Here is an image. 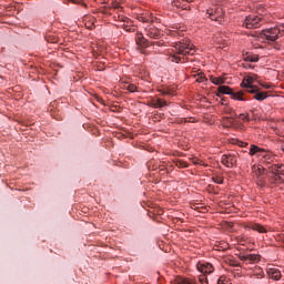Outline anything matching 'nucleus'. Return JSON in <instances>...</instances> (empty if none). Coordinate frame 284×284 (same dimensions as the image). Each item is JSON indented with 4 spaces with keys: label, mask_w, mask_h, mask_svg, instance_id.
I'll return each mask as SVG.
<instances>
[{
    "label": "nucleus",
    "mask_w": 284,
    "mask_h": 284,
    "mask_svg": "<svg viewBox=\"0 0 284 284\" xmlns=\"http://www.w3.org/2000/svg\"><path fill=\"white\" fill-rule=\"evenodd\" d=\"M278 34H281V28L274 27L270 29H264L257 34V40L263 43H272L278 39Z\"/></svg>",
    "instance_id": "obj_1"
},
{
    "label": "nucleus",
    "mask_w": 284,
    "mask_h": 284,
    "mask_svg": "<svg viewBox=\"0 0 284 284\" xmlns=\"http://www.w3.org/2000/svg\"><path fill=\"white\" fill-rule=\"evenodd\" d=\"M174 49L178 54H192V50H194V45L190 43V40H184L175 43Z\"/></svg>",
    "instance_id": "obj_2"
},
{
    "label": "nucleus",
    "mask_w": 284,
    "mask_h": 284,
    "mask_svg": "<svg viewBox=\"0 0 284 284\" xmlns=\"http://www.w3.org/2000/svg\"><path fill=\"white\" fill-rule=\"evenodd\" d=\"M254 81H256L255 77L247 75L243 79L241 88H246L247 92H250L251 94H256V92H258V88L253 85Z\"/></svg>",
    "instance_id": "obj_3"
},
{
    "label": "nucleus",
    "mask_w": 284,
    "mask_h": 284,
    "mask_svg": "<svg viewBox=\"0 0 284 284\" xmlns=\"http://www.w3.org/2000/svg\"><path fill=\"white\" fill-rule=\"evenodd\" d=\"M223 14L221 7L211 8L206 11V17L212 21H219V17Z\"/></svg>",
    "instance_id": "obj_4"
},
{
    "label": "nucleus",
    "mask_w": 284,
    "mask_h": 284,
    "mask_svg": "<svg viewBox=\"0 0 284 284\" xmlns=\"http://www.w3.org/2000/svg\"><path fill=\"white\" fill-rule=\"evenodd\" d=\"M260 21H261V18L256 16H248L244 21V26L245 28H248V29L256 28Z\"/></svg>",
    "instance_id": "obj_5"
},
{
    "label": "nucleus",
    "mask_w": 284,
    "mask_h": 284,
    "mask_svg": "<svg viewBox=\"0 0 284 284\" xmlns=\"http://www.w3.org/2000/svg\"><path fill=\"white\" fill-rule=\"evenodd\" d=\"M197 270L202 274H212L214 272V266L210 263L206 264H197Z\"/></svg>",
    "instance_id": "obj_6"
},
{
    "label": "nucleus",
    "mask_w": 284,
    "mask_h": 284,
    "mask_svg": "<svg viewBox=\"0 0 284 284\" xmlns=\"http://www.w3.org/2000/svg\"><path fill=\"white\" fill-rule=\"evenodd\" d=\"M266 273L273 281H278L281 278V271L276 267H268Z\"/></svg>",
    "instance_id": "obj_7"
},
{
    "label": "nucleus",
    "mask_w": 284,
    "mask_h": 284,
    "mask_svg": "<svg viewBox=\"0 0 284 284\" xmlns=\"http://www.w3.org/2000/svg\"><path fill=\"white\" fill-rule=\"evenodd\" d=\"M236 163V158L233 155H223L222 156V164L226 168H232Z\"/></svg>",
    "instance_id": "obj_8"
},
{
    "label": "nucleus",
    "mask_w": 284,
    "mask_h": 284,
    "mask_svg": "<svg viewBox=\"0 0 284 284\" xmlns=\"http://www.w3.org/2000/svg\"><path fill=\"white\" fill-rule=\"evenodd\" d=\"M241 261H244L245 263H255V261H258V255L256 254H240Z\"/></svg>",
    "instance_id": "obj_9"
},
{
    "label": "nucleus",
    "mask_w": 284,
    "mask_h": 284,
    "mask_svg": "<svg viewBox=\"0 0 284 284\" xmlns=\"http://www.w3.org/2000/svg\"><path fill=\"white\" fill-rule=\"evenodd\" d=\"M250 154L251 156H254V154H257V156H261L262 154H265V151L261 148H258L257 145H251L250 149Z\"/></svg>",
    "instance_id": "obj_10"
},
{
    "label": "nucleus",
    "mask_w": 284,
    "mask_h": 284,
    "mask_svg": "<svg viewBox=\"0 0 284 284\" xmlns=\"http://www.w3.org/2000/svg\"><path fill=\"white\" fill-rule=\"evenodd\" d=\"M252 171L255 174V176H261V174L265 172V168H263V165H253Z\"/></svg>",
    "instance_id": "obj_11"
},
{
    "label": "nucleus",
    "mask_w": 284,
    "mask_h": 284,
    "mask_svg": "<svg viewBox=\"0 0 284 284\" xmlns=\"http://www.w3.org/2000/svg\"><path fill=\"white\" fill-rule=\"evenodd\" d=\"M210 80L213 83V85H223V83H225V79L223 77H211Z\"/></svg>",
    "instance_id": "obj_12"
},
{
    "label": "nucleus",
    "mask_w": 284,
    "mask_h": 284,
    "mask_svg": "<svg viewBox=\"0 0 284 284\" xmlns=\"http://www.w3.org/2000/svg\"><path fill=\"white\" fill-rule=\"evenodd\" d=\"M175 284H196L193 280H190L187 277H178L175 280Z\"/></svg>",
    "instance_id": "obj_13"
},
{
    "label": "nucleus",
    "mask_w": 284,
    "mask_h": 284,
    "mask_svg": "<svg viewBox=\"0 0 284 284\" xmlns=\"http://www.w3.org/2000/svg\"><path fill=\"white\" fill-rule=\"evenodd\" d=\"M219 92H221V94H232V90L227 85H220Z\"/></svg>",
    "instance_id": "obj_14"
},
{
    "label": "nucleus",
    "mask_w": 284,
    "mask_h": 284,
    "mask_svg": "<svg viewBox=\"0 0 284 284\" xmlns=\"http://www.w3.org/2000/svg\"><path fill=\"white\" fill-rule=\"evenodd\" d=\"M231 98L233 101H243V93L242 92H231Z\"/></svg>",
    "instance_id": "obj_15"
},
{
    "label": "nucleus",
    "mask_w": 284,
    "mask_h": 284,
    "mask_svg": "<svg viewBox=\"0 0 284 284\" xmlns=\"http://www.w3.org/2000/svg\"><path fill=\"white\" fill-rule=\"evenodd\" d=\"M194 77L197 83H205V81H207V78H205V74H203L202 72L197 73Z\"/></svg>",
    "instance_id": "obj_16"
},
{
    "label": "nucleus",
    "mask_w": 284,
    "mask_h": 284,
    "mask_svg": "<svg viewBox=\"0 0 284 284\" xmlns=\"http://www.w3.org/2000/svg\"><path fill=\"white\" fill-rule=\"evenodd\" d=\"M244 61H246V63H256V61H258V57H256V55H244Z\"/></svg>",
    "instance_id": "obj_17"
},
{
    "label": "nucleus",
    "mask_w": 284,
    "mask_h": 284,
    "mask_svg": "<svg viewBox=\"0 0 284 284\" xmlns=\"http://www.w3.org/2000/svg\"><path fill=\"white\" fill-rule=\"evenodd\" d=\"M252 230H254L255 232H260V234H265V232H267V230H265V227L261 226L260 224L253 225Z\"/></svg>",
    "instance_id": "obj_18"
},
{
    "label": "nucleus",
    "mask_w": 284,
    "mask_h": 284,
    "mask_svg": "<svg viewBox=\"0 0 284 284\" xmlns=\"http://www.w3.org/2000/svg\"><path fill=\"white\" fill-rule=\"evenodd\" d=\"M266 98H267V93L265 92H260L254 95V99L256 101H265Z\"/></svg>",
    "instance_id": "obj_19"
},
{
    "label": "nucleus",
    "mask_w": 284,
    "mask_h": 284,
    "mask_svg": "<svg viewBox=\"0 0 284 284\" xmlns=\"http://www.w3.org/2000/svg\"><path fill=\"white\" fill-rule=\"evenodd\" d=\"M153 105H154V108H165V105H168V103L161 99H158Z\"/></svg>",
    "instance_id": "obj_20"
},
{
    "label": "nucleus",
    "mask_w": 284,
    "mask_h": 284,
    "mask_svg": "<svg viewBox=\"0 0 284 284\" xmlns=\"http://www.w3.org/2000/svg\"><path fill=\"white\" fill-rule=\"evenodd\" d=\"M138 45H141L142 48H145V38H143L141 34H138V40H136Z\"/></svg>",
    "instance_id": "obj_21"
},
{
    "label": "nucleus",
    "mask_w": 284,
    "mask_h": 284,
    "mask_svg": "<svg viewBox=\"0 0 284 284\" xmlns=\"http://www.w3.org/2000/svg\"><path fill=\"white\" fill-rule=\"evenodd\" d=\"M149 37H151V39H154V38H156V37H159V34H161V33H159V31H156V30H151V31H149Z\"/></svg>",
    "instance_id": "obj_22"
},
{
    "label": "nucleus",
    "mask_w": 284,
    "mask_h": 284,
    "mask_svg": "<svg viewBox=\"0 0 284 284\" xmlns=\"http://www.w3.org/2000/svg\"><path fill=\"white\" fill-rule=\"evenodd\" d=\"M217 284H227V277L222 276L217 280Z\"/></svg>",
    "instance_id": "obj_23"
},
{
    "label": "nucleus",
    "mask_w": 284,
    "mask_h": 284,
    "mask_svg": "<svg viewBox=\"0 0 284 284\" xmlns=\"http://www.w3.org/2000/svg\"><path fill=\"white\" fill-rule=\"evenodd\" d=\"M126 90H129V92H136V87L134 84H129Z\"/></svg>",
    "instance_id": "obj_24"
},
{
    "label": "nucleus",
    "mask_w": 284,
    "mask_h": 284,
    "mask_svg": "<svg viewBox=\"0 0 284 284\" xmlns=\"http://www.w3.org/2000/svg\"><path fill=\"white\" fill-rule=\"evenodd\" d=\"M171 61L173 63H179V61H181V58L180 57H176V55H171Z\"/></svg>",
    "instance_id": "obj_25"
},
{
    "label": "nucleus",
    "mask_w": 284,
    "mask_h": 284,
    "mask_svg": "<svg viewBox=\"0 0 284 284\" xmlns=\"http://www.w3.org/2000/svg\"><path fill=\"white\" fill-rule=\"evenodd\" d=\"M240 119L243 121H250V115L248 114H240Z\"/></svg>",
    "instance_id": "obj_26"
},
{
    "label": "nucleus",
    "mask_w": 284,
    "mask_h": 284,
    "mask_svg": "<svg viewBox=\"0 0 284 284\" xmlns=\"http://www.w3.org/2000/svg\"><path fill=\"white\" fill-rule=\"evenodd\" d=\"M214 181L219 184L223 183V179L222 178H215Z\"/></svg>",
    "instance_id": "obj_27"
},
{
    "label": "nucleus",
    "mask_w": 284,
    "mask_h": 284,
    "mask_svg": "<svg viewBox=\"0 0 284 284\" xmlns=\"http://www.w3.org/2000/svg\"><path fill=\"white\" fill-rule=\"evenodd\" d=\"M278 28H281V34H284V23L280 24Z\"/></svg>",
    "instance_id": "obj_28"
},
{
    "label": "nucleus",
    "mask_w": 284,
    "mask_h": 284,
    "mask_svg": "<svg viewBox=\"0 0 284 284\" xmlns=\"http://www.w3.org/2000/svg\"><path fill=\"white\" fill-rule=\"evenodd\" d=\"M71 3H79L81 0H69Z\"/></svg>",
    "instance_id": "obj_29"
},
{
    "label": "nucleus",
    "mask_w": 284,
    "mask_h": 284,
    "mask_svg": "<svg viewBox=\"0 0 284 284\" xmlns=\"http://www.w3.org/2000/svg\"><path fill=\"white\" fill-rule=\"evenodd\" d=\"M227 248V244H224V246H222V250H226Z\"/></svg>",
    "instance_id": "obj_30"
},
{
    "label": "nucleus",
    "mask_w": 284,
    "mask_h": 284,
    "mask_svg": "<svg viewBox=\"0 0 284 284\" xmlns=\"http://www.w3.org/2000/svg\"><path fill=\"white\" fill-rule=\"evenodd\" d=\"M240 145H242V146H243V145H247V144H246V143H244V142H241V143H240Z\"/></svg>",
    "instance_id": "obj_31"
},
{
    "label": "nucleus",
    "mask_w": 284,
    "mask_h": 284,
    "mask_svg": "<svg viewBox=\"0 0 284 284\" xmlns=\"http://www.w3.org/2000/svg\"><path fill=\"white\" fill-rule=\"evenodd\" d=\"M142 21H150V20H148V19H145V18H142Z\"/></svg>",
    "instance_id": "obj_32"
},
{
    "label": "nucleus",
    "mask_w": 284,
    "mask_h": 284,
    "mask_svg": "<svg viewBox=\"0 0 284 284\" xmlns=\"http://www.w3.org/2000/svg\"><path fill=\"white\" fill-rule=\"evenodd\" d=\"M264 159H267V154H263Z\"/></svg>",
    "instance_id": "obj_33"
},
{
    "label": "nucleus",
    "mask_w": 284,
    "mask_h": 284,
    "mask_svg": "<svg viewBox=\"0 0 284 284\" xmlns=\"http://www.w3.org/2000/svg\"><path fill=\"white\" fill-rule=\"evenodd\" d=\"M185 1H187V3H191V1H193V0H185Z\"/></svg>",
    "instance_id": "obj_34"
},
{
    "label": "nucleus",
    "mask_w": 284,
    "mask_h": 284,
    "mask_svg": "<svg viewBox=\"0 0 284 284\" xmlns=\"http://www.w3.org/2000/svg\"><path fill=\"white\" fill-rule=\"evenodd\" d=\"M113 7L119 8V4H114Z\"/></svg>",
    "instance_id": "obj_35"
},
{
    "label": "nucleus",
    "mask_w": 284,
    "mask_h": 284,
    "mask_svg": "<svg viewBox=\"0 0 284 284\" xmlns=\"http://www.w3.org/2000/svg\"><path fill=\"white\" fill-rule=\"evenodd\" d=\"M229 225H230V227H232V223H230Z\"/></svg>",
    "instance_id": "obj_36"
},
{
    "label": "nucleus",
    "mask_w": 284,
    "mask_h": 284,
    "mask_svg": "<svg viewBox=\"0 0 284 284\" xmlns=\"http://www.w3.org/2000/svg\"><path fill=\"white\" fill-rule=\"evenodd\" d=\"M283 242H284V239H283Z\"/></svg>",
    "instance_id": "obj_37"
}]
</instances>
